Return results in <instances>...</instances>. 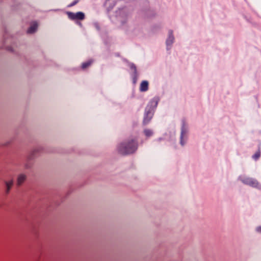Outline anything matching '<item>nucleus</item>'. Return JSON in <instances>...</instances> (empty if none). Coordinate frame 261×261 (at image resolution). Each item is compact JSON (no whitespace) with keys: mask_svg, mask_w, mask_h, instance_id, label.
<instances>
[{"mask_svg":"<svg viewBox=\"0 0 261 261\" xmlns=\"http://www.w3.org/2000/svg\"><path fill=\"white\" fill-rule=\"evenodd\" d=\"M138 148V142L136 139H132L120 144L118 151L121 154L127 155L135 152Z\"/></svg>","mask_w":261,"mask_h":261,"instance_id":"f257e3e1","label":"nucleus"},{"mask_svg":"<svg viewBox=\"0 0 261 261\" xmlns=\"http://www.w3.org/2000/svg\"><path fill=\"white\" fill-rule=\"evenodd\" d=\"M159 100V99L158 97H154L150 100L146 107L143 119V124L144 125L148 124L152 119L154 115V110L158 106Z\"/></svg>","mask_w":261,"mask_h":261,"instance_id":"f03ea898","label":"nucleus"},{"mask_svg":"<svg viewBox=\"0 0 261 261\" xmlns=\"http://www.w3.org/2000/svg\"><path fill=\"white\" fill-rule=\"evenodd\" d=\"M239 178L244 184L249 185L252 187H257L259 185L258 181L254 178L245 176H240Z\"/></svg>","mask_w":261,"mask_h":261,"instance_id":"7ed1b4c3","label":"nucleus"},{"mask_svg":"<svg viewBox=\"0 0 261 261\" xmlns=\"http://www.w3.org/2000/svg\"><path fill=\"white\" fill-rule=\"evenodd\" d=\"M188 130V127L184 120L182 121V126L180 134V144L183 146L185 142L184 141V138L186 135Z\"/></svg>","mask_w":261,"mask_h":261,"instance_id":"20e7f679","label":"nucleus"},{"mask_svg":"<svg viewBox=\"0 0 261 261\" xmlns=\"http://www.w3.org/2000/svg\"><path fill=\"white\" fill-rule=\"evenodd\" d=\"M174 40V37L173 35V31L170 30L169 31L168 37L166 40V45L167 49H169L171 48V46L173 43Z\"/></svg>","mask_w":261,"mask_h":261,"instance_id":"39448f33","label":"nucleus"},{"mask_svg":"<svg viewBox=\"0 0 261 261\" xmlns=\"http://www.w3.org/2000/svg\"><path fill=\"white\" fill-rule=\"evenodd\" d=\"M128 66L130 69L133 71L132 76L133 77L134 83H135L136 82L138 76L136 66L133 63H129Z\"/></svg>","mask_w":261,"mask_h":261,"instance_id":"423d86ee","label":"nucleus"},{"mask_svg":"<svg viewBox=\"0 0 261 261\" xmlns=\"http://www.w3.org/2000/svg\"><path fill=\"white\" fill-rule=\"evenodd\" d=\"M148 89V82L146 81H143L140 84V91L141 92H146Z\"/></svg>","mask_w":261,"mask_h":261,"instance_id":"0eeeda50","label":"nucleus"},{"mask_svg":"<svg viewBox=\"0 0 261 261\" xmlns=\"http://www.w3.org/2000/svg\"><path fill=\"white\" fill-rule=\"evenodd\" d=\"M38 27V24L36 22H34L33 24L31 25L30 28L27 30L28 34H33L35 33Z\"/></svg>","mask_w":261,"mask_h":261,"instance_id":"6e6552de","label":"nucleus"},{"mask_svg":"<svg viewBox=\"0 0 261 261\" xmlns=\"http://www.w3.org/2000/svg\"><path fill=\"white\" fill-rule=\"evenodd\" d=\"M25 176L23 174H20L18 176L17 178V185L20 186L25 180Z\"/></svg>","mask_w":261,"mask_h":261,"instance_id":"1a4fd4ad","label":"nucleus"},{"mask_svg":"<svg viewBox=\"0 0 261 261\" xmlns=\"http://www.w3.org/2000/svg\"><path fill=\"white\" fill-rule=\"evenodd\" d=\"M75 19L83 20L85 18V14L82 12H78L75 13Z\"/></svg>","mask_w":261,"mask_h":261,"instance_id":"9d476101","label":"nucleus"},{"mask_svg":"<svg viewBox=\"0 0 261 261\" xmlns=\"http://www.w3.org/2000/svg\"><path fill=\"white\" fill-rule=\"evenodd\" d=\"M93 60L92 59H90L88 60L87 62H84L82 65V69H85L90 66L91 64L93 63Z\"/></svg>","mask_w":261,"mask_h":261,"instance_id":"9b49d317","label":"nucleus"},{"mask_svg":"<svg viewBox=\"0 0 261 261\" xmlns=\"http://www.w3.org/2000/svg\"><path fill=\"white\" fill-rule=\"evenodd\" d=\"M13 180H10L6 182V193H8L10 189H11L12 186L13 185Z\"/></svg>","mask_w":261,"mask_h":261,"instance_id":"f8f14e48","label":"nucleus"},{"mask_svg":"<svg viewBox=\"0 0 261 261\" xmlns=\"http://www.w3.org/2000/svg\"><path fill=\"white\" fill-rule=\"evenodd\" d=\"M145 136L147 137H150L153 135V132L149 129H146L144 131Z\"/></svg>","mask_w":261,"mask_h":261,"instance_id":"ddd939ff","label":"nucleus"},{"mask_svg":"<svg viewBox=\"0 0 261 261\" xmlns=\"http://www.w3.org/2000/svg\"><path fill=\"white\" fill-rule=\"evenodd\" d=\"M67 14H68V17L71 19H72V20H74L75 19V13H73V12H69L67 13Z\"/></svg>","mask_w":261,"mask_h":261,"instance_id":"4468645a","label":"nucleus"},{"mask_svg":"<svg viewBox=\"0 0 261 261\" xmlns=\"http://www.w3.org/2000/svg\"><path fill=\"white\" fill-rule=\"evenodd\" d=\"M260 151L258 150V151H257L252 156L253 159H254L255 160H257L259 159V158L260 157Z\"/></svg>","mask_w":261,"mask_h":261,"instance_id":"2eb2a0df","label":"nucleus"},{"mask_svg":"<svg viewBox=\"0 0 261 261\" xmlns=\"http://www.w3.org/2000/svg\"><path fill=\"white\" fill-rule=\"evenodd\" d=\"M79 1H80V0H74L70 4H69L68 5V7H72V6L75 5L76 4H77L78 3V2Z\"/></svg>","mask_w":261,"mask_h":261,"instance_id":"dca6fc26","label":"nucleus"},{"mask_svg":"<svg viewBox=\"0 0 261 261\" xmlns=\"http://www.w3.org/2000/svg\"><path fill=\"white\" fill-rule=\"evenodd\" d=\"M256 230L257 232H259L261 233V226H259V227H257L256 228Z\"/></svg>","mask_w":261,"mask_h":261,"instance_id":"f3484780","label":"nucleus"},{"mask_svg":"<svg viewBox=\"0 0 261 261\" xmlns=\"http://www.w3.org/2000/svg\"><path fill=\"white\" fill-rule=\"evenodd\" d=\"M8 50H10V51H12V48H11V47H8Z\"/></svg>","mask_w":261,"mask_h":261,"instance_id":"a211bd4d","label":"nucleus"}]
</instances>
